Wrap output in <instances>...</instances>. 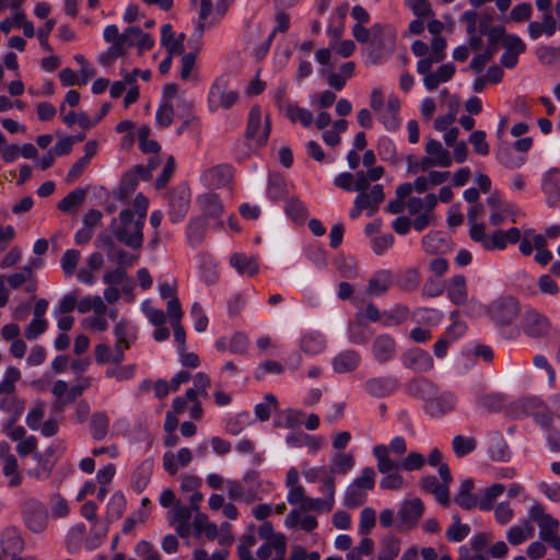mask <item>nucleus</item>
Segmentation results:
<instances>
[{
  "instance_id": "f257e3e1",
  "label": "nucleus",
  "mask_w": 560,
  "mask_h": 560,
  "mask_svg": "<svg viewBox=\"0 0 560 560\" xmlns=\"http://www.w3.org/2000/svg\"><path fill=\"white\" fill-rule=\"evenodd\" d=\"M352 35L358 43L365 44L364 52L372 65L382 62L395 50L397 33L389 24L376 23L370 28L354 24Z\"/></svg>"
},
{
  "instance_id": "f03ea898",
  "label": "nucleus",
  "mask_w": 560,
  "mask_h": 560,
  "mask_svg": "<svg viewBox=\"0 0 560 560\" xmlns=\"http://www.w3.org/2000/svg\"><path fill=\"white\" fill-rule=\"evenodd\" d=\"M385 170L378 165L366 172H358V182L355 191L358 192L353 207L349 211L351 219H357L363 211L369 215H373L380 208V205L385 200V194L381 184L372 183L377 182L384 176Z\"/></svg>"
},
{
  "instance_id": "7ed1b4c3",
  "label": "nucleus",
  "mask_w": 560,
  "mask_h": 560,
  "mask_svg": "<svg viewBox=\"0 0 560 560\" xmlns=\"http://www.w3.org/2000/svg\"><path fill=\"white\" fill-rule=\"evenodd\" d=\"M211 380L208 374L199 372L192 377V387L185 392V395L178 396L173 400L172 409L174 413L180 415L189 411L192 419L199 420L202 416V406L199 397H208V388Z\"/></svg>"
},
{
  "instance_id": "20e7f679",
  "label": "nucleus",
  "mask_w": 560,
  "mask_h": 560,
  "mask_svg": "<svg viewBox=\"0 0 560 560\" xmlns=\"http://www.w3.org/2000/svg\"><path fill=\"white\" fill-rule=\"evenodd\" d=\"M144 222L135 218V213L130 209H125L119 213V219L112 223L113 233L117 241L126 246L138 249L143 243Z\"/></svg>"
},
{
  "instance_id": "39448f33",
  "label": "nucleus",
  "mask_w": 560,
  "mask_h": 560,
  "mask_svg": "<svg viewBox=\"0 0 560 560\" xmlns=\"http://www.w3.org/2000/svg\"><path fill=\"white\" fill-rule=\"evenodd\" d=\"M376 472L372 467H364L360 475L347 487L343 504L350 509L363 505L369 491L375 487Z\"/></svg>"
},
{
  "instance_id": "423d86ee",
  "label": "nucleus",
  "mask_w": 560,
  "mask_h": 560,
  "mask_svg": "<svg viewBox=\"0 0 560 560\" xmlns=\"http://www.w3.org/2000/svg\"><path fill=\"white\" fill-rule=\"evenodd\" d=\"M238 101V93L229 79L221 75L211 84L208 93V107L211 112L228 110Z\"/></svg>"
},
{
  "instance_id": "0eeeda50",
  "label": "nucleus",
  "mask_w": 560,
  "mask_h": 560,
  "mask_svg": "<svg viewBox=\"0 0 560 560\" xmlns=\"http://www.w3.org/2000/svg\"><path fill=\"white\" fill-rule=\"evenodd\" d=\"M486 314L498 325H511L520 313L518 302L511 295L494 299L485 307Z\"/></svg>"
},
{
  "instance_id": "6e6552de",
  "label": "nucleus",
  "mask_w": 560,
  "mask_h": 560,
  "mask_svg": "<svg viewBox=\"0 0 560 560\" xmlns=\"http://www.w3.org/2000/svg\"><path fill=\"white\" fill-rule=\"evenodd\" d=\"M407 452V442L402 436L394 438L388 445L377 444L373 447L372 453L376 459L377 470L387 472L397 467V462L390 458L389 454L401 456Z\"/></svg>"
},
{
  "instance_id": "1a4fd4ad",
  "label": "nucleus",
  "mask_w": 560,
  "mask_h": 560,
  "mask_svg": "<svg viewBox=\"0 0 560 560\" xmlns=\"http://www.w3.org/2000/svg\"><path fill=\"white\" fill-rule=\"evenodd\" d=\"M103 36L110 46L100 56L98 61L104 66H108L117 58L126 55L128 50V39H125V32L120 34L116 25L106 26Z\"/></svg>"
},
{
  "instance_id": "9d476101",
  "label": "nucleus",
  "mask_w": 560,
  "mask_h": 560,
  "mask_svg": "<svg viewBox=\"0 0 560 560\" xmlns=\"http://www.w3.org/2000/svg\"><path fill=\"white\" fill-rule=\"evenodd\" d=\"M23 521L33 533L44 532L48 524V513L45 505L35 499H28L23 506Z\"/></svg>"
},
{
  "instance_id": "9b49d317",
  "label": "nucleus",
  "mask_w": 560,
  "mask_h": 560,
  "mask_svg": "<svg viewBox=\"0 0 560 560\" xmlns=\"http://www.w3.org/2000/svg\"><path fill=\"white\" fill-rule=\"evenodd\" d=\"M550 328L548 317L535 310L526 311L521 320V329L530 338L547 337Z\"/></svg>"
},
{
  "instance_id": "f8f14e48",
  "label": "nucleus",
  "mask_w": 560,
  "mask_h": 560,
  "mask_svg": "<svg viewBox=\"0 0 560 560\" xmlns=\"http://www.w3.org/2000/svg\"><path fill=\"white\" fill-rule=\"evenodd\" d=\"M528 516L532 521L536 522L539 528V538L547 542L552 539V536L558 533L560 523L552 515L546 513L541 504H534L530 506Z\"/></svg>"
},
{
  "instance_id": "ddd939ff",
  "label": "nucleus",
  "mask_w": 560,
  "mask_h": 560,
  "mask_svg": "<svg viewBox=\"0 0 560 560\" xmlns=\"http://www.w3.org/2000/svg\"><path fill=\"white\" fill-rule=\"evenodd\" d=\"M270 133V122L258 106L250 108L248 116V125L246 130L247 138L256 139L258 143L265 144Z\"/></svg>"
},
{
  "instance_id": "4468645a",
  "label": "nucleus",
  "mask_w": 560,
  "mask_h": 560,
  "mask_svg": "<svg viewBox=\"0 0 560 560\" xmlns=\"http://www.w3.org/2000/svg\"><path fill=\"white\" fill-rule=\"evenodd\" d=\"M190 190L185 186L177 187L170 195L168 214L173 222L182 221L189 210Z\"/></svg>"
},
{
  "instance_id": "2eb2a0df",
  "label": "nucleus",
  "mask_w": 560,
  "mask_h": 560,
  "mask_svg": "<svg viewBox=\"0 0 560 560\" xmlns=\"http://www.w3.org/2000/svg\"><path fill=\"white\" fill-rule=\"evenodd\" d=\"M192 460V452L182 447L177 452L167 451L163 454L162 464L170 476H175L180 468L187 467Z\"/></svg>"
},
{
  "instance_id": "dca6fc26",
  "label": "nucleus",
  "mask_w": 560,
  "mask_h": 560,
  "mask_svg": "<svg viewBox=\"0 0 560 560\" xmlns=\"http://www.w3.org/2000/svg\"><path fill=\"white\" fill-rule=\"evenodd\" d=\"M400 100L397 95L390 94L387 97L386 106L377 113L378 120L384 125V127L389 131H395L399 128L400 118Z\"/></svg>"
},
{
  "instance_id": "f3484780",
  "label": "nucleus",
  "mask_w": 560,
  "mask_h": 560,
  "mask_svg": "<svg viewBox=\"0 0 560 560\" xmlns=\"http://www.w3.org/2000/svg\"><path fill=\"white\" fill-rule=\"evenodd\" d=\"M505 49L501 57V65L505 68H513L518 61V56L526 50L525 43L516 35H506L502 38Z\"/></svg>"
},
{
  "instance_id": "a211bd4d",
  "label": "nucleus",
  "mask_w": 560,
  "mask_h": 560,
  "mask_svg": "<svg viewBox=\"0 0 560 560\" xmlns=\"http://www.w3.org/2000/svg\"><path fill=\"white\" fill-rule=\"evenodd\" d=\"M233 178V170L230 165L221 164L206 170L201 175V180L212 188H222L228 186Z\"/></svg>"
},
{
  "instance_id": "6ab92c4d",
  "label": "nucleus",
  "mask_w": 560,
  "mask_h": 560,
  "mask_svg": "<svg viewBox=\"0 0 560 560\" xmlns=\"http://www.w3.org/2000/svg\"><path fill=\"white\" fill-rule=\"evenodd\" d=\"M446 39L442 36L433 37L430 45V56L422 58L417 63L418 73H425L431 70L434 63L441 62L445 58Z\"/></svg>"
},
{
  "instance_id": "aec40b11",
  "label": "nucleus",
  "mask_w": 560,
  "mask_h": 560,
  "mask_svg": "<svg viewBox=\"0 0 560 560\" xmlns=\"http://www.w3.org/2000/svg\"><path fill=\"white\" fill-rule=\"evenodd\" d=\"M287 538L278 533L273 541H266L257 550V557L260 560H285Z\"/></svg>"
},
{
  "instance_id": "412c9836",
  "label": "nucleus",
  "mask_w": 560,
  "mask_h": 560,
  "mask_svg": "<svg viewBox=\"0 0 560 560\" xmlns=\"http://www.w3.org/2000/svg\"><path fill=\"white\" fill-rule=\"evenodd\" d=\"M185 34H176L171 24H164L161 27V45L164 46L170 55H182L184 52Z\"/></svg>"
},
{
  "instance_id": "4be33fe9",
  "label": "nucleus",
  "mask_w": 560,
  "mask_h": 560,
  "mask_svg": "<svg viewBox=\"0 0 560 560\" xmlns=\"http://www.w3.org/2000/svg\"><path fill=\"white\" fill-rule=\"evenodd\" d=\"M114 336L116 337V354L117 359H119L121 352L125 353L130 348V345L136 339V335L131 330L129 323L126 319H121L114 327Z\"/></svg>"
},
{
  "instance_id": "5701e85b",
  "label": "nucleus",
  "mask_w": 560,
  "mask_h": 560,
  "mask_svg": "<svg viewBox=\"0 0 560 560\" xmlns=\"http://www.w3.org/2000/svg\"><path fill=\"white\" fill-rule=\"evenodd\" d=\"M364 316L371 322L383 320V315H381L378 308L374 304L370 303L365 308V314L358 313L355 315V323L350 326V339L354 343H362L365 341L364 336L358 331L363 324Z\"/></svg>"
},
{
  "instance_id": "b1692460",
  "label": "nucleus",
  "mask_w": 560,
  "mask_h": 560,
  "mask_svg": "<svg viewBox=\"0 0 560 560\" xmlns=\"http://www.w3.org/2000/svg\"><path fill=\"white\" fill-rule=\"evenodd\" d=\"M424 506L420 499L408 500L402 502L398 512V518L404 525L411 527L422 516Z\"/></svg>"
},
{
  "instance_id": "393cba45",
  "label": "nucleus",
  "mask_w": 560,
  "mask_h": 560,
  "mask_svg": "<svg viewBox=\"0 0 560 560\" xmlns=\"http://www.w3.org/2000/svg\"><path fill=\"white\" fill-rule=\"evenodd\" d=\"M125 39H128V49L136 46L139 54L151 50L154 46V40L151 35L144 33L138 26L127 27L125 30Z\"/></svg>"
},
{
  "instance_id": "a878e982",
  "label": "nucleus",
  "mask_w": 560,
  "mask_h": 560,
  "mask_svg": "<svg viewBox=\"0 0 560 560\" xmlns=\"http://www.w3.org/2000/svg\"><path fill=\"white\" fill-rule=\"evenodd\" d=\"M446 292L453 304L457 306L465 304L468 298L466 278L463 275L452 277L447 283Z\"/></svg>"
},
{
  "instance_id": "bb28decb",
  "label": "nucleus",
  "mask_w": 560,
  "mask_h": 560,
  "mask_svg": "<svg viewBox=\"0 0 560 560\" xmlns=\"http://www.w3.org/2000/svg\"><path fill=\"white\" fill-rule=\"evenodd\" d=\"M279 107L292 122H300L305 128L313 122V114L307 108L300 107L287 100H283Z\"/></svg>"
},
{
  "instance_id": "cd10ccee",
  "label": "nucleus",
  "mask_w": 560,
  "mask_h": 560,
  "mask_svg": "<svg viewBox=\"0 0 560 560\" xmlns=\"http://www.w3.org/2000/svg\"><path fill=\"white\" fill-rule=\"evenodd\" d=\"M455 73V67L452 63H445L440 66L434 72L429 70L425 73H421L423 78L424 86L429 91L435 90L441 83L450 81Z\"/></svg>"
},
{
  "instance_id": "c85d7f7f",
  "label": "nucleus",
  "mask_w": 560,
  "mask_h": 560,
  "mask_svg": "<svg viewBox=\"0 0 560 560\" xmlns=\"http://www.w3.org/2000/svg\"><path fill=\"white\" fill-rule=\"evenodd\" d=\"M287 443L294 448L306 447L310 452H317L324 444L322 436L310 435L303 431L293 432L287 436Z\"/></svg>"
},
{
  "instance_id": "c756f323",
  "label": "nucleus",
  "mask_w": 560,
  "mask_h": 560,
  "mask_svg": "<svg viewBox=\"0 0 560 560\" xmlns=\"http://www.w3.org/2000/svg\"><path fill=\"white\" fill-rule=\"evenodd\" d=\"M450 172L442 171H430L425 175L418 176L415 179L416 191L418 194H424L428 190L444 184L450 178Z\"/></svg>"
},
{
  "instance_id": "7c9ffc66",
  "label": "nucleus",
  "mask_w": 560,
  "mask_h": 560,
  "mask_svg": "<svg viewBox=\"0 0 560 560\" xmlns=\"http://www.w3.org/2000/svg\"><path fill=\"white\" fill-rule=\"evenodd\" d=\"M395 350V340L388 335H381L376 337L372 346L374 358L381 363L393 359Z\"/></svg>"
},
{
  "instance_id": "2f4dec72",
  "label": "nucleus",
  "mask_w": 560,
  "mask_h": 560,
  "mask_svg": "<svg viewBox=\"0 0 560 560\" xmlns=\"http://www.w3.org/2000/svg\"><path fill=\"white\" fill-rule=\"evenodd\" d=\"M51 453V448H48L45 454H34L33 459L36 462V466L27 469L26 475L37 481L49 478L52 471V464L49 462L48 455Z\"/></svg>"
},
{
  "instance_id": "473e14b6",
  "label": "nucleus",
  "mask_w": 560,
  "mask_h": 560,
  "mask_svg": "<svg viewBox=\"0 0 560 560\" xmlns=\"http://www.w3.org/2000/svg\"><path fill=\"white\" fill-rule=\"evenodd\" d=\"M360 360V354L354 350H345L334 358L332 369L339 374L350 373L359 366Z\"/></svg>"
},
{
  "instance_id": "72a5a7b5",
  "label": "nucleus",
  "mask_w": 560,
  "mask_h": 560,
  "mask_svg": "<svg viewBox=\"0 0 560 560\" xmlns=\"http://www.w3.org/2000/svg\"><path fill=\"white\" fill-rule=\"evenodd\" d=\"M393 284V276L389 270H378L369 280L366 293L369 295L378 296L388 291Z\"/></svg>"
},
{
  "instance_id": "f704fd0d",
  "label": "nucleus",
  "mask_w": 560,
  "mask_h": 560,
  "mask_svg": "<svg viewBox=\"0 0 560 560\" xmlns=\"http://www.w3.org/2000/svg\"><path fill=\"white\" fill-rule=\"evenodd\" d=\"M456 402V397L452 393H442L433 398H429L427 408L431 415L441 416L454 410Z\"/></svg>"
},
{
  "instance_id": "c9c22d12",
  "label": "nucleus",
  "mask_w": 560,
  "mask_h": 560,
  "mask_svg": "<svg viewBox=\"0 0 560 560\" xmlns=\"http://www.w3.org/2000/svg\"><path fill=\"white\" fill-rule=\"evenodd\" d=\"M0 546L4 555H12L13 557L18 556L16 552L23 549L24 541L16 528L9 527L1 534Z\"/></svg>"
},
{
  "instance_id": "e433bc0d",
  "label": "nucleus",
  "mask_w": 560,
  "mask_h": 560,
  "mask_svg": "<svg viewBox=\"0 0 560 560\" xmlns=\"http://www.w3.org/2000/svg\"><path fill=\"white\" fill-rule=\"evenodd\" d=\"M284 524L288 528H301L305 532H312L317 527L318 522L313 515L304 514L298 510H292L287 515Z\"/></svg>"
},
{
  "instance_id": "4c0bfd02",
  "label": "nucleus",
  "mask_w": 560,
  "mask_h": 560,
  "mask_svg": "<svg viewBox=\"0 0 560 560\" xmlns=\"http://www.w3.org/2000/svg\"><path fill=\"white\" fill-rule=\"evenodd\" d=\"M535 528L527 520L509 528L506 539L512 546H518L534 536Z\"/></svg>"
},
{
  "instance_id": "58836bf2",
  "label": "nucleus",
  "mask_w": 560,
  "mask_h": 560,
  "mask_svg": "<svg viewBox=\"0 0 560 560\" xmlns=\"http://www.w3.org/2000/svg\"><path fill=\"white\" fill-rule=\"evenodd\" d=\"M425 153L430 155L438 167H450L453 163L451 153L443 148L442 143L435 139H429L425 144Z\"/></svg>"
},
{
  "instance_id": "ea45409f",
  "label": "nucleus",
  "mask_w": 560,
  "mask_h": 560,
  "mask_svg": "<svg viewBox=\"0 0 560 560\" xmlns=\"http://www.w3.org/2000/svg\"><path fill=\"white\" fill-rule=\"evenodd\" d=\"M556 30L557 21L550 12H546L544 14L541 22L534 21L528 24V34L533 39H537L542 34L552 36L556 33Z\"/></svg>"
},
{
  "instance_id": "a19ab883",
  "label": "nucleus",
  "mask_w": 560,
  "mask_h": 560,
  "mask_svg": "<svg viewBox=\"0 0 560 560\" xmlns=\"http://www.w3.org/2000/svg\"><path fill=\"white\" fill-rule=\"evenodd\" d=\"M423 490L435 495L436 500L446 506L450 503V492L446 483L439 482L434 476H427L421 479Z\"/></svg>"
},
{
  "instance_id": "79ce46f5",
  "label": "nucleus",
  "mask_w": 560,
  "mask_h": 560,
  "mask_svg": "<svg viewBox=\"0 0 560 560\" xmlns=\"http://www.w3.org/2000/svg\"><path fill=\"white\" fill-rule=\"evenodd\" d=\"M438 205V197L435 194H428L423 198L411 197L407 201L408 212L417 215L427 211H433Z\"/></svg>"
},
{
  "instance_id": "37998d69",
  "label": "nucleus",
  "mask_w": 560,
  "mask_h": 560,
  "mask_svg": "<svg viewBox=\"0 0 560 560\" xmlns=\"http://www.w3.org/2000/svg\"><path fill=\"white\" fill-rule=\"evenodd\" d=\"M230 264L242 276L253 277L258 272V264L254 257L235 253L230 258Z\"/></svg>"
},
{
  "instance_id": "c03bdc74",
  "label": "nucleus",
  "mask_w": 560,
  "mask_h": 560,
  "mask_svg": "<svg viewBox=\"0 0 560 560\" xmlns=\"http://www.w3.org/2000/svg\"><path fill=\"white\" fill-rule=\"evenodd\" d=\"M192 527L197 537L205 535L209 540H214L219 536L218 526L203 513H198L194 517Z\"/></svg>"
},
{
  "instance_id": "a18cd8bd",
  "label": "nucleus",
  "mask_w": 560,
  "mask_h": 560,
  "mask_svg": "<svg viewBox=\"0 0 560 560\" xmlns=\"http://www.w3.org/2000/svg\"><path fill=\"white\" fill-rule=\"evenodd\" d=\"M364 388L374 397H384L393 393L395 383L385 377H373L365 382Z\"/></svg>"
},
{
  "instance_id": "49530a36",
  "label": "nucleus",
  "mask_w": 560,
  "mask_h": 560,
  "mask_svg": "<svg viewBox=\"0 0 560 560\" xmlns=\"http://www.w3.org/2000/svg\"><path fill=\"white\" fill-rule=\"evenodd\" d=\"M0 409L8 413L13 422H16L25 409V401L19 398L18 395L1 396Z\"/></svg>"
},
{
  "instance_id": "de8ad7c7",
  "label": "nucleus",
  "mask_w": 560,
  "mask_h": 560,
  "mask_svg": "<svg viewBox=\"0 0 560 560\" xmlns=\"http://www.w3.org/2000/svg\"><path fill=\"white\" fill-rule=\"evenodd\" d=\"M474 481L467 479L462 482L460 489L455 497V502L463 509L470 510L478 505V498L472 493Z\"/></svg>"
},
{
  "instance_id": "09e8293b",
  "label": "nucleus",
  "mask_w": 560,
  "mask_h": 560,
  "mask_svg": "<svg viewBox=\"0 0 560 560\" xmlns=\"http://www.w3.org/2000/svg\"><path fill=\"white\" fill-rule=\"evenodd\" d=\"M198 203L203 213L212 218H219L223 213V205L214 192H207L199 197Z\"/></svg>"
},
{
  "instance_id": "8fccbe9b",
  "label": "nucleus",
  "mask_w": 560,
  "mask_h": 560,
  "mask_svg": "<svg viewBox=\"0 0 560 560\" xmlns=\"http://www.w3.org/2000/svg\"><path fill=\"white\" fill-rule=\"evenodd\" d=\"M109 428V418L103 411L94 412L90 421L91 435L95 440H103L106 438Z\"/></svg>"
},
{
  "instance_id": "3c124183",
  "label": "nucleus",
  "mask_w": 560,
  "mask_h": 560,
  "mask_svg": "<svg viewBox=\"0 0 560 560\" xmlns=\"http://www.w3.org/2000/svg\"><path fill=\"white\" fill-rule=\"evenodd\" d=\"M22 374L15 366H9L5 370L3 380L0 382V397L16 394V383L21 380Z\"/></svg>"
},
{
  "instance_id": "603ef678",
  "label": "nucleus",
  "mask_w": 560,
  "mask_h": 560,
  "mask_svg": "<svg viewBox=\"0 0 560 560\" xmlns=\"http://www.w3.org/2000/svg\"><path fill=\"white\" fill-rule=\"evenodd\" d=\"M86 196V191L82 188H77L69 192L58 203V209L65 213L75 211L83 203Z\"/></svg>"
},
{
  "instance_id": "864d4df0",
  "label": "nucleus",
  "mask_w": 560,
  "mask_h": 560,
  "mask_svg": "<svg viewBox=\"0 0 560 560\" xmlns=\"http://www.w3.org/2000/svg\"><path fill=\"white\" fill-rule=\"evenodd\" d=\"M522 237L517 228H511L508 231H495L493 233L492 249H504L508 244H515Z\"/></svg>"
},
{
  "instance_id": "5fc2aeb1",
  "label": "nucleus",
  "mask_w": 560,
  "mask_h": 560,
  "mask_svg": "<svg viewBox=\"0 0 560 560\" xmlns=\"http://www.w3.org/2000/svg\"><path fill=\"white\" fill-rule=\"evenodd\" d=\"M94 358L97 364H119L125 359V353L121 352L120 358L117 359L116 347L112 349L106 343H98L94 348Z\"/></svg>"
},
{
  "instance_id": "6e6d98bb",
  "label": "nucleus",
  "mask_w": 560,
  "mask_h": 560,
  "mask_svg": "<svg viewBox=\"0 0 560 560\" xmlns=\"http://www.w3.org/2000/svg\"><path fill=\"white\" fill-rule=\"evenodd\" d=\"M400 468L396 467L387 472H381L384 477L380 481V487L384 490L398 491L406 487V481L400 472Z\"/></svg>"
},
{
  "instance_id": "4d7b16f0",
  "label": "nucleus",
  "mask_w": 560,
  "mask_h": 560,
  "mask_svg": "<svg viewBox=\"0 0 560 560\" xmlns=\"http://www.w3.org/2000/svg\"><path fill=\"white\" fill-rule=\"evenodd\" d=\"M319 492L324 495L322 502L325 504L326 512H330L335 505V476L329 474L326 475L322 479V486L319 487Z\"/></svg>"
},
{
  "instance_id": "13d9d810",
  "label": "nucleus",
  "mask_w": 560,
  "mask_h": 560,
  "mask_svg": "<svg viewBox=\"0 0 560 560\" xmlns=\"http://www.w3.org/2000/svg\"><path fill=\"white\" fill-rule=\"evenodd\" d=\"M2 474L9 478L8 487L10 489L18 488L23 482V475L20 470L18 458L2 463Z\"/></svg>"
},
{
  "instance_id": "bf43d9fd",
  "label": "nucleus",
  "mask_w": 560,
  "mask_h": 560,
  "mask_svg": "<svg viewBox=\"0 0 560 560\" xmlns=\"http://www.w3.org/2000/svg\"><path fill=\"white\" fill-rule=\"evenodd\" d=\"M407 360L411 366L421 371H428L433 368L432 358L421 349L411 350L407 355Z\"/></svg>"
},
{
  "instance_id": "052dcab7",
  "label": "nucleus",
  "mask_w": 560,
  "mask_h": 560,
  "mask_svg": "<svg viewBox=\"0 0 560 560\" xmlns=\"http://www.w3.org/2000/svg\"><path fill=\"white\" fill-rule=\"evenodd\" d=\"M354 466V456L351 453H338L332 458V467L329 474L346 475Z\"/></svg>"
},
{
  "instance_id": "680f3d73",
  "label": "nucleus",
  "mask_w": 560,
  "mask_h": 560,
  "mask_svg": "<svg viewBox=\"0 0 560 560\" xmlns=\"http://www.w3.org/2000/svg\"><path fill=\"white\" fill-rule=\"evenodd\" d=\"M46 405L44 401L37 400L28 410L25 422L32 430H38L45 416Z\"/></svg>"
},
{
  "instance_id": "e2e57ef3",
  "label": "nucleus",
  "mask_w": 560,
  "mask_h": 560,
  "mask_svg": "<svg viewBox=\"0 0 560 560\" xmlns=\"http://www.w3.org/2000/svg\"><path fill=\"white\" fill-rule=\"evenodd\" d=\"M505 488L501 483H494L485 490L483 495L478 501V505L482 511H489L493 508L494 501L504 492Z\"/></svg>"
},
{
  "instance_id": "0e129e2a",
  "label": "nucleus",
  "mask_w": 560,
  "mask_h": 560,
  "mask_svg": "<svg viewBox=\"0 0 560 560\" xmlns=\"http://www.w3.org/2000/svg\"><path fill=\"white\" fill-rule=\"evenodd\" d=\"M109 250H108V258L117 264L118 267H122L127 269L128 267H131L136 260L137 256L124 250V249H117L112 241H109Z\"/></svg>"
},
{
  "instance_id": "69168bd1",
  "label": "nucleus",
  "mask_w": 560,
  "mask_h": 560,
  "mask_svg": "<svg viewBox=\"0 0 560 560\" xmlns=\"http://www.w3.org/2000/svg\"><path fill=\"white\" fill-rule=\"evenodd\" d=\"M400 551V541L395 537H386L382 541L377 560H394Z\"/></svg>"
},
{
  "instance_id": "338daca9",
  "label": "nucleus",
  "mask_w": 560,
  "mask_h": 560,
  "mask_svg": "<svg viewBox=\"0 0 560 560\" xmlns=\"http://www.w3.org/2000/svg\"><path fill=\"white\" fill-rule=\"evenodd\" d=\"M325 348V340L320 335L308 334L301 340V349L308 354H317Z\"/></svg>"
},
{
  "instance_id": "774afa93",
  "label": "nucleus",
  "mask_w": 560,
  "mask_h": 560,
  "mask_svg": "<svg viewBox=\"0 0 560 560\" xmlns=\"http://www.w3.org/2000/svg\"><path fill=\"white\" fill-rule=\"evenodd\" d=\"M538 60L545 66H551L560 61V45L540 46L536 50Z\"/></svg>"
}]
</instances>
